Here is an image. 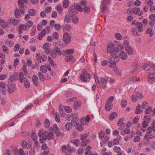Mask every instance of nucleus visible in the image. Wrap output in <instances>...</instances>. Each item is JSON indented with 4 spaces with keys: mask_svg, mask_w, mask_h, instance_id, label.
I'll return each instance as SVG.
<instances>
[{
    "mask_svg": "<svg viewBox=\"0 0 155 155\" xmlns=\"http://www.w3.org/2000/svg\"><path fill=\"white\" fill-rule=\"evenodd\" d=\"M0 89L2 91L4 94H5L6 92V89L5 87V83L3 82L0 83Z\"/></svg>",
    "mask_w": 155,
    "mask_h": 155,
    "instance_id": "8",
    "label": "nucleus"
},
{
    "mask_svg": "<svg viewBox=\"0 0 155 155\" xmlns=\"http://www.w3.org/2000/svg\"><path fill=\"white\" fill-rule=\"evenodd\" d=\"M153 28L150 27L146 30V33L147 34H150V37L152 36L153 35V33L152 32Z\"/></svg>",
    "mask_w": 155,
    "mask_h": 155,
    "instance_id": "23",
    "label": "nucleus"
},
{
    "mask_svg": "<svg viewBox=\"0 0 155 155\" xmlns=\"http://www.w3.org/2000/svg\"><path fill=\"white\" fill-rule=\"evenodd\" d=\"M48 60L49 63L52 66L54 65V62L52 58L50 57H48Z\"/></svg>",
    "mask_w": 155,
    "mask_h": 155,
    "instance_id": "44",
    "label": "nucleus"
},
{
    "mask_svg": "<svg viewBox=\"0 0 155 155\" xmlns=\"http://www.w3.org/2000/svg\"><path fill=\"white\" fill-rule=\"evenodd\" d=\"M15 15L16 18H18L20 16V12L18 9L15 10Z\"/></svg>",
    "mask_w": 155,
    "mask_h": 155,
    "instance_id": "45",
    "label": "nucleus"
},
{
    "mask_svg": "<svg viewBox=\"0 0 155 155\" xmlns=\"http://www.w3.org/2000/svg\"><path fill=\"white\" fill-rule=\"evenodd\" d=\"M12 24L14 26L16 25L19 22V19L16 20V19H12Z\"/></svg>",
    "mask_w": 155,
    "mask_h": 155,
    "instance_id": "47",
    "label": "nucleus"
},
{
    "mask_svg": "<svg viewBox=\"0 0 155 155\" xmlns=\"http://www.w3.org/2000/svg\"><path fill=\"white\" fill-rule=\"evenodd\" d=\"M117 116V113L115 112H112L110 115L109 119L111 120H112L116 117Z\"/></svg>",
    "mask_w": 155,
    "mask_h": 155,
    "instance_id": "26",
    "label": "nucleus"
},
{
    "mask_svg": "<svg viewBox=\"0 0 155 155\" xmlns=\"http://www.w3.org/2000/svg\"><path fill=\"white\" fill-rule=\"evenodd\" d=\"M114 150L115 152L119 153L120 151V148L118 147H115L114 148Z\"/></svg>",
    "mask_w": 155,
    "mask_h": 155,
    "instance_id": "60",
    "label": "nucleus"
},
{
    "mask_svg": "<svg viewBox=\"0 0 155 155\" xmlns=\"http://www.w3.org/2000/svg\"><path fill=\"white\" fill-rule=\"evenodd\" d=\"M40 69L41 71L43 73H46L47 71V68L44 65H42L40 67Z\"/></svg>",
    "mask_w": 155,
    "mask_h": 155,
    "instance_id": "24",
    "label": "nucleus"
},
{
    "mask_svg": "<svg viewBox=\"0 0 155 155\" xmlns=\"http://www.w3.org/2000/svg\"><path fill=\"white\" fill-rule=\"evenodd\" d=\"M31 138L33 140H35L37 139V134L36 133H32L31 134Z\"/></svg>",
    "mask_w": 155,
    "mask_h": 155,
    "instance_id": "48",
    "label": "nucleus"
},
{
    "mask_svg": "<svg viewBox=\"0 0 155 155\" xmlns=\"http://www.w3.org/2000/svg\"><path fill=\"white\" fill-rule=\"evenodd\" d=\"M29 15L32 16L35 15V11L33 9H30L28 11Z\"/></svg>",
    "mask_w": 155,
    "mask_h": 155,
    "instance_id": "39",
    "label": "nucleus"
},
{
    "mask_svg": "<svg viewBox=\"0 0 155 155\" xmlns=\"http://www.w3.org/2000/svg\"><path fill=\"white\" fill-rule=\"evenodd\" d=\"M69 4L68 0H64L63 1V6L65 8H67L68 7Z\"/></svg>",
    "mask_w": 155,
    "mask_h": 155,
    "instance_id": "43",
    "label": "nucleus"
},
{
    "mask_svg": "<svg viewBox=\"0 0 155 155\" xmlns=\"http://www.w3.org/2000/svg\"><path fill=\"white\" fill-rule=\"evenodd\" d=\"M76 126V128L80 131H81L82 129L83 128L81 127V124H76L75 126Z\"/></svg>",
    "mask_w": 155,
    "mask_h": 155,
    "instance_id": "62",
    "label": "nucleus"
},
{
    "mask_svg": "<svg viewBox=\"0 0 155 155\" xmlns=\"http://www.w3.org/2000/svg\"><path fill=\"white\" fill-rule=\"evenodd\" d=\"M32 81L35 86H37L38 85V79L37 76L36 75H34L33 76Z\"/></svg>",
    "mask_w": 155,
    "mask_h": 155,
    "instance_id": "14",
    "label": "nucleus"
},
{
    "mask_svg": "<svg viewBox=\"0 0 155 155\" xmlns=\"http://www.w3.org/2000/svg\"><path fill=\"white\" fill-rule=\"evenodd\" d=\"M54 117L55 120L57 122H59L60 121V117L59 114L58 112H56L54 114Z\"/></svg>",
    "mask_w": 155,
    "mask_h": 155,
    "instance_id": "42",
    "label": "nucleus"
},
{
    "mask_svg": "<svg viewBox=\"0 0 155 155\" xmlns=\"http://www.w3.org/2000/svg\"><path fill=\"white\" fill-rule=\"evenodd\" d=\"M63 28L65 30L70 31L71 29V26L69 25H66L62 26Z\"/></svg>",
    "mask_w": 155,
    "mask_h": 155,
    "instance_id": "33",
    "label": "nucleus"
},
{
    "mask_svg": "<svg viewBox=\"0 0 155 155\" xmlns=\"http://www.w3.org/2000/svg\"><path fill=\"white\" fill-rule=\"evenodd\" d=\"M110 2L107 0H104L101 2L100 8L101 9L104 10L107 8V4H109Z\"/></svg>",
    "mask_w": 155,
    "mask_h": 155,
    "instance_id": "7",
    "label": "nucleus"
},
{
    "mask_svg": "<svg viewBox=\"0 0 155 155\" xmlns=\"http://www.w3.org/2000/svg\"><path fill=\"white\" fill-rule=\"evenodd\" d=\"M103 138V139L102 140V141L100 143V144L101 146L107 142L109 139L108 137L107 136H105Z\"/></svg>",
    "mask_w": 155,
    "mask_h": 155,
    "instance_id": "28",
    "label": "nucleus"
},
{
    "mask_svg": "<svg viewBox=\"0 0 155 155\" xmlns=\"http://www.w3.org/2000/svg\"><path fill=\"white\" fill-rule=\"evenodd\" d=\"M99 137L101 138L104 137V132L103 131H101L99 134Z\"/></svg>",
    "mask_w": 155,
    "mask_h": 155,
    "instance_id": "59",
    "label": "nucleus"
},
{
    "mask_svg": "<svg viewBox=\"0 0 155 155\" xmlns=\"http://www.w3.org/2000/svg\"><path fill=\"white\" fill-rule=\"evenodd\" d=\"M115 37L116 39L118 40H120L122 39V36L121 34L119 33H117L116 34Z\"/></svg>",
    "mask_w": 155,
    "mask_h": 155,
    "instance_id": "54",
    "label": "nucleus"
},
{
    "mask_svg": "<svg viewBox=\"0 0 155 155\" xmlns=\"http://www.w3.org/2000/svg\"><path fill=\"white\" fill-rule=\"evenodd\" d=\"M19 48V44H16L14 47V51L15 52L17 51H18Z\"/></svg>",
    "mask_w": 155,
    "mask_h": 155,
    "instance_id": "57",
    "label": "nucleus"
},
{
    "mask_svg": "<svg viewBox=\"0 0 155 155\" xmlns=\"http://www.w3.org/2000/svg\"><path fill=\"white\" fill-rule=\"evenodd\" d=\"M18 4L21 8H23L24 7V4L22 1L19 0L18 1Z\"/></svg>",
    "mask_w": 155,
    "mask_h": 155,
    "instance_id": "52",
    "label": "nucleus"
},
{
    "mask_svg": "<svg viewBox=\"0 0 155 155\" xmlns=\"http://www.w3.org/2000/svg\"><path fill=\"white\" fill-rule=\"evenodd\" d=\"M112 55L110 58L109 62L110 64H114V66L115 64L119 61V58L116 54H113Z\"/></svg>",
    "mask_w": 155,
    "mask_h": 155,
    "instance_id": "3",
    "label": "nucleus"
},
{
    "mask_svg": "<svg viewBox=\"0 0 155 155\" xmlns=\"http://www.w3.org/2000/svg\"><path fill=\"white\" fill-rule=\"evenodd\" d=\"M148 73H149L150 74H155V70L154 68H150V69H148L147 70Z\"/></svg>",
    "mask_w": 155,
    "mask_h": 155,
    "instance_id": "36",
    "label": "nucleus"
},
{
    "mask_svg": "<svg viewBox=\"0 0 155 155\" xmlns=\"http://www.w3.org/2000/svg\"><path fill=\"white\" fill-rule=\"evenodd\" d=\"M124 49V47L122 44L119 45L117 47L116 51L118 52Z\"/></svg>",
    "mask_w": 155,
    "mask_h": 155,
    "instance_id": "27",
    "label": "nucleus"
},
{
    "mask_svg": "<svg viewBox=\"0 0 155 155\" xmlns=\"http://www.w3.org/2000/svg\"><path fill=\"white\" fill-rule=\"evenodd\" d=\"M18 73L17 72H15L13 74H12L10 76L9 79L12 82L15 81L16 79L18 80Z\"/></svg>",
    "mask_w": 155,
    "mask_h": 155,
    "instance_id": "9",
    "label": "nucleus"
},
{
    "mask_svg": "<svg viewBox=\"0 0 155 155\" xmlns=\"http://www.w3.org/2000/svg\"><path fill=\"white\" fill-rule=\"evenodd\" d=\"M18 77L19 78L18 79L19 80L20 83L23 82L25 81L24 76L23 73L20 72L18 74Z\"/></svg>",
    "mask_w": 155,
    "mask_h": 155,
    "instance_id": "15",
    "label": "nucleus"
},
{
    "mask_svg": "<svg viewBox=\"0 0 155 155\" xmlns=\"http://www.w3.org/2000/svg\"><path fill=\"white\" fill-rule=\"evenodd\" d=\"M155 81V74H150L148 77V81L149 83L152 84Z\"/></svg>",
    "mask_w": 155,
    "mask_h": 155,
    "instance_id": "11",
    "label": "nucleus"
},
{
    "mask_svg": "<svg viewBox=\"0 0 155 155\" xmlns=\"http://www.w3.org/2000/svg\"><path fill=\"white\" fill-rule=\"evenodd\" d=\"M47 135V137H48V140L52 139L53 138L54 135L52 132H50L48 133V134Z\"/></svg>",
    "mask_w": 155,
    "mask_h": 155,
    "instance_id": "50",
    "label": "nucleus"
},
{
    "mask_svg": "<svg viewBox=\"0 0 155 155\" xmlns=\"http://www.w3.org/2000/svg\"><path fill=\"white\" fill-rule=\"evenodd\" d=\"M73 55L71 54H68L65 57V59L67 62L71 61L73 58Z\"/></svg>",
    "mask_w": 155,
    "mask_h": 155,
    "instance_id": "29",
    "label": "nucleus"
},
{
    "mask_svg": "<svg viewBox=\"0 0 155 155\" xmlns=\"http://www.w3.org/2000/svg\"><path fill=\"white\" fill-rule=\"evenodd\" d=\"M33 23L32 21L29 20L28 21L27 23L25 24V29L27 30V27L29 28V27H31L33 25Z\"/></svg>",
    "mask_w": 155,
    "mask_h": 155,
    "instance_id": "17",
    "label": "nucleus"
},
{
    "mask_svg": "<svg viewBox=\"0 0 155 155\" xmlns=\"http://www.w3.org/2000/svg\"><path fill=\"white\" fill-rule=\"evenodd\" d=\"M49 125L50 122L49 120L47 118L46 119L45 121V127L46 128H48L49 127Z\"/></svg>",
    "mask_w": 155,
    "mask_h": 155,
    "instance_id": "34",
    "label": "nucleus"
},
{
    "mask_svg": "<svg viewBox=\"0 0 155 155\" xmlns=\"http://www.w3.org/2000/svg\"><path fill=\"white\" fill-rule=\"evenodd\" d=\"M119 57L122 60H125L127 58V55L125 51H122L119 54Z\"/></svg>",
    "mask_w": 155,
    "mask_h": 155,
    "instance_id": "12",
    "label": "nucleus"
},
{
    "mask_svg": "<svg viewBox=\"0 0 155 155\" xmlns=\"http://www.w3.org/2000/svg\"><path fill=\"white\" fill-rule=\"evenodd\" d=\"M135 77H131L130 78L128 79L125 82L126 84H128L129 83H131L132 82H134L135 81Z\"/></svg>",
    "mask_w": 155,
    "mask_h": 155,
    "instance_id": "20",
    "label": "nucleus"
},
{
    "mask_svg": "<svg viewBox=\"0 0 155 155\" xmlns=\"http://www.w3.org/2000/svg\"><path fill=\"white\" fill-rule=\"evenodd\" d=\"M21 145L22 146V147L24 148H26L27 147V143L25 140H22L21 142Z\"/></svg>",
    "mask_w": 155,
    "mask_h": 155,
    "instance_id": "49",
    "label": "nucleus"
},
{
    "mask_svg": "<svg viewBox=\"0 0 155 155\" xmlns=\"http://www.w3.org/2000/svg\"><path fill=\"white\" fill-rule=\"evenodd\" d=\"M65 110L68 113L72 111V108L71 107L68 106H65L64 107Z\"/></svg>",
    "mask_w": 155,
    "mask_h": 155,
    "instance_id": "53",
    "label": "nucleus"
},
{
    "mask_svg": "<svg viewBox=\"0 0 155 155\" xmlns=\"http://www.w3.org/2000/svg\"><path fill=\"white\" fill-rule=\"evenodd\" d=\"M53 37L56 40H58L59 38V35L58 33L55 32L54 33L53 35Z\"/></svg>",
    "mask_w": 155,
    "mask_h": 155,
    "instance_id": "63",
    "label": "nucleus"
},
{
    "mask_svg": "<svg viewBox=\"0 0 155 155\" xmlns=\"http://www.w3.org/2000/svg\"><path fill=\"white\" fill-rule=\"evenodd\" d=\"M56 49L54 50L55 51L56 54H58L59 55H61L62 54V52L61 51V50L58 48V47H55Z\"/></svg>",
    "mask_w": 155,
    "mask_h": 155,
    "instance_id": "41",
    "label": "nucleus"
},
{
    "mask_svg": "<svg viewBox=\"0 0 155 155\" xmlns=\"http://www.w3.org/2000/svg\"><path fill=\"white\" fill-rule=\"evenodd\" d=\"M38 75L40 80L41 81L44 82L45 80V78L43 74L41 72H39Z\"/></svg>",
    "mask_w": 155,
    "mask_h": 155,
    "instance_id": "25",
    "label": "nucleus"
},
{
    "mask_svg": "<svg viewBox=\"0 0 155 155\" xmlns=\"http://www.w3.org/2000/svg\"><path fill=\"white\" fill-rule=\"evenodd\" d=\"M71 124L73 126H75L77 124V118L76 117H74L71 121Z\"/></svg>",
    "mask_w": 155,
    "mask_h": 155,
    "instance_id": "31",
    "label": "nucleus"
},
{
    "mask_svg": "<svg viewBox=\"0 0 155 155\" xmlns=\"http://www.w3.org/2000/svg\"><path fill=\"white\" fill-rule=\"evenodd\" d=\"M25 25L21 24L19 25L18 28V32L19 34H21L22 33V31L25 29Z\"/></svg>",
    "mask_w": 155,
    "mask_h": 155,
    "instance_id": "18",
    "label": "nucleus"
},
{
    "mask_svg": "<svg viewBox=\"0 0 155 155\" xmlns=\"http://www.w3.org/2000/svg\"><path fill=\"white\" fill-rule=\"evenodd\" d=\"M35 147H33L30 149L29 152V155H35Z\"/></svg>",
    "mask_w": 155,
    "mask_h": 155,
    "instance_id": "32",
    "label": "nucleus"
},
{
    "mask_svg": "<svg viewBox=\"0 0 155 155\" xmlns=\"http://www.w3.org/2000/svg\"><path fill=\"white\" fill-rule=\"evenodd\" d=\"M72 125L70 122H68L65 125V128L66 130L69 131L71 129Z\"/></svg>",
    "mask_w": 155,
    "mask_h": 155,
    "instance_id": "21",
    "label": "nucleus"
},
{
    "mask_svg": "<svg viewBox=\"0 0 155 155\" xmlns=\"http://www.w3.org/2000/svg\"><path fill=\"white\" fill-rule=\"evenodd\" d=\"M51 55L53 58H55L57 57V54L55 52V51L53 50L51 52Z\"/></svg>",
    "mask_w": 155,
    "mask_h": 155,
    "instance_id": "38",
    "label": "nucleus"
},
{
    "mask_svg": "<svg viewBox=\"0 0 155 155\" xmlns=\"http://www.w3.org/2000/svg\"><path fill=\"white\" fill-rule=\"evenodd\" d=\"M105 107L106 110L107 111H109L112 108V104L106 102Z\"/></svg>",
    "mask_w": 155,
    "mask_h": 155,
    "instance_id": "16",
    "label": "nucleus"
},
{
    "mask_svg": "<svg viewBox=\"0 0 155 155\" xmlns=\"http://www.w3.org/2000/svg\"><path fill=\"white\" fill-rule=\"evenodd\" d=\"M25 86L26 88H28L30 86V84L28 80H26L25 81Z\"/></svg>",
    "mask_w": 155,
    "mask_h": 155,
    "instance_id": "58",
    "label": "nucleus"
},
{
    "mask_svg": "<svg viewBox=\"0 0 155 155\" xmlns=\"http://www.w3.org/2000/svg\"><path fill=\"white\" fill-rule=\"evenodd\" d=\"M8 90L10 94L13 93L16 90V85L13 83H10L7 85Z\"/></svg>",
    "mask_w": 155,
    "mask_h": 155,
    "instance_id": "5",
    "label": "nucleus"
},
{
    "mask_svg": "<svg viewBox=\"0 0 155 155\" xmlns=\"http://www.w3.org/2000/svg\"><path fill=\"white\" fill-rule=\"evenodd\" d=\"M152 107H149L147 109H146L145 110V113L146 114H149L152 110Z\"/></svg>",
    "mask_w": 155,
    "mask_h": 155,
    "instance_id": "56",
    "label": "nucleus"
},
{
    "mask_svg": "<svg viewBox=\"0 0 155 155\" xmlns=\"http://www.w3.org/2000/svg\"><path fill=\"white\" fill-rule=\"evenodd\" d=\"M125 49L127 53L129 55H131L134 53V50L133 48L129 45L126 46Z\"/></svg>",
    "mask_w": 155,
    "mask_h": 155,
    "instance_id": "10",
    "label": "nucleus"
},
{
    "mask_svg": "<svg viewBox=\"0 0 155 155\" xmlns=\"http://www.w3.org/2000/svg\"><path fill=\"white\" fill-rule=\"evenodd\" d=\"M0 24L1 26L4 28H6L8 26V23L2 19L0 20Z\"/></svg>",
    "mask_w": 155,
    "mask_h": 155,
    "instance_id": "19",
    "label": "nucleus"
},
{
    "mask_svg": "<svg viewBox=\"0 0 155 155\" xmlns=\"http://www.w3.org/2000/svg\"><path fill=\"white\" fill-rule=\"evenodd\" d=\"M71 36L68 33H64L63 36L62 40L66 44H68L71 42Z\"/></svg>",
    "mask_w": 155,
    "mask_h": 155,
    "instance_id": "2",
    "label": "nucleus"
},
{
    "mask_svg": "<svg viewBox=\"0 0 155 155\" xmlns=\"http://www.w3.org/2000/svg\"><path fill=\"white\" fill-rule=\"evenodd\" d=\"M107 51L108 53H110L111 55L116 54V50L114 47V44H110L107 46Z\"/></svg>",
    "mask_w": 155,
    "mask_h": 155,
    "instance_id": "4",
    "label": "nucleus"
},
{
    "mask_svg": "<svg viewBox=\"0 0 155 155\" xmlns=\"http://www.w3.org/2000/svg\"><path fill=\"white\" fill-rule=\"evenodd\" d=\"M145 4H147V5L149 7L152 6L153 4V0H148V1H146L144 2Z\"/></svg>",
    "mask_w": 155,
    "mask_h": 155,
    "instance_id": "22",
    "label": "nucleus"
},
{
    "mask_svg": "<svg viewBox=\"0 0 155 155\" xmlns=\"http://www.w3.org/2000/svg\"><path fill=\"white\" fill-rule=\"evenodd\" d=\"M46 32L45 29H43L41 32L40 33L38 36V38L39 40H41L42 39V37L46 34Z\"/></svg>",
    "mask_w": 155,
    "mask_h": 155,
    "instance_id": "13",
    "label": "nucleus"
},
{
    "mask_svg": "<svg viewBox=\"0 0 155 155\" xmlns=\"http://www.w3.org/2000/svg\"><path fill=\"white\" fill-rule=\"evenodd\" d=\"M72 20L74 24H77L78 22V18L77 17L74 16L72 18Z\"/></svg>",
    "mask_w": 155,
    "mask_h": 155,
    "instance_id": "51",
    "label": "nucleus"
},
{
    "mask_svg": "<svg viewBox=\"0 0 155 155\" xmlns=\"http://www.w3.org/2000/svg\"><path fill=\"white\" fill-rule=\"evenodd\" d=\"M121 106L124 107H125L127 106V102L126 101L123 100L121 102Z\"/></svg>",
    "mask_w": 155,
    "mask_h": 155,
    "instance_id": "40",
    "label": "nucleus"
},
{
    "mask_svg": "<svg viewBox=\"0 0 155 155\" xmlns=\"http://www.w3.org/2000/svg\"><path fill=\"white\" fill-rule=\"evenodd\" d=\"M81 80L84 82H86L87 81V78L84 75L81 74L80 75Z\"/></svg>",
    "mask_w": 155,
    "mask_h": 155,
    "instance_id": "55",
    "label": "nucleus"
},
{
    "mask_svg": "<svg viewBox=\"0 0 155 155\" xmlns=\"http://www.w3.org/2000/svg\"><path fill=\"white\" fill-rule=\"evenodd\" d=\"M48 134V131H44L42 129H41L39 130L38 132V135L39 137H41L40 138L39 140L41 143L45 142L46 139L47 138Z\"/></svg>",
    "mask_w": 155,
    "mask_h": 155,
    "instance_id": "1",
    "label": "nucleus"
},
{
    "mask_svg": "<svg viewBox=\"0 0 155 155\" xmlns=\"http://www.w3.org/2000/svg\"><path fill=\"white\" fill-rule=\"evenodd\" d=\"M65 51L68 54H70L74 53V50L72 49H68L65 50Z\"/></svg>",
    "mask_w": 155,
    "mask_h": 155,
    "instance_id": "35",
    "label": "nucleus"
},
{
    "mask_svg": "<svg viewBox=\"0 0 155 155\" xmlns=\"http://www.w3.org/2000/svg\"><path fill=\"white\" fill-rule=\"evenodd\" d=\"M76 9H77V10H78L80 12H82L83 10L81 7L80 5H76V7L74 6L71 7V8L69 9V10L72 12L73 14H75L77 13L75 12H74V10H75Z\"/></svg>",
    "mask_w": 155,
    "mask_h": 155,
    "instance_id": "6",
    "label": "nucleus"
},
{
    "mask_svg": "<svg viewBox=\"0 0 155 155\" xmlns=\"http://www.w3.org/2000/svg\"><path fill=\"white\" fill-rule=\"evenodd\" d=\"M84 11L86 13H88L90 11V8L89 6H85L84 8Z\"/></svg>",
    "mask_w": 155,
    "mask_h": 155,
    "instance_id": "37",
    "label": "nucleus"
},
{
    "mask_svg": "<svg viewBox=\"0 0 155 155\" xmlns=\"http://www.w3.org/2000/svg\"><path fill=\"white\" fill-rule=\"evenodd\" d=\"M114 98L113 96H110L108 98L107 102L112 104V101L114 100Z\"/></svg>",
    "mask_w": 155,
    "mask_h": 155,
    "instance_id": "64",
    "label": "nucleus"
},
{
    "mask_svg": "<svg viewBox=\"0 0 155 155\" xmlns=\"http://www.w3.org/2000/svg\"><path fill=\"white\" fill-rule=\"evenodd\" d=\"M140 9L139 8H135L133 9V12L135 14H138L140 12Z\"/></svg>",
    "mask_w": 155,
    "mask_h": 155,
    "instance_id": "46",
    "label": "nucleus"
},
{
    "mask_svg": "<svg viewBox=\"0 0 155 155\" xmlns=\"http://www.w3.org/2000/svg\"><path fill=\"white\" fill-rule=\"evenodd\" d=\"M107 79L102 78L101 79L100 82L102 84H105L107 83Z\"/></svg>",
    "mask_w": 155,
    "mask_h": 155,
    "instance_id": "61",
    "label": "nucleus"
},
{
    "mask_svg": "<svg viewBox=\"0 0 155 155\" xmlns=\"http://www.w3.org/2000/svg\"><path fill=\"white\" fill-rule=\"evenodd\" d=\"M137 67V65L136 64H134L131 66L130 69V71L132 73H134L136 70Z\"/></svg>",
    "mask_w": 155,
    "mask_h": 155,
    "instance_id": "30",
    "label": "nucleus"
}]
</instances>
